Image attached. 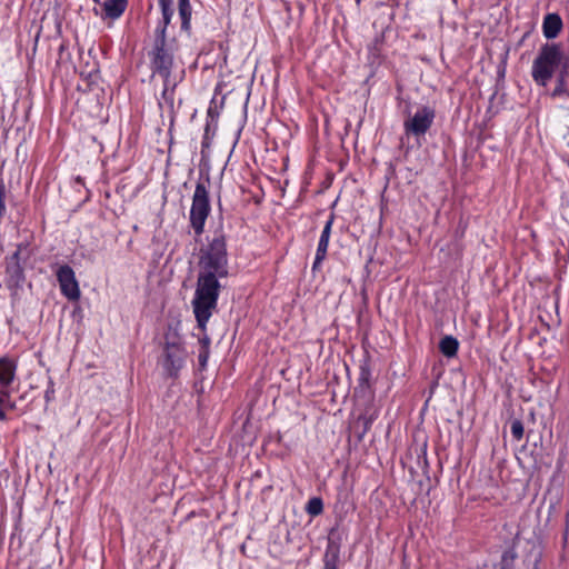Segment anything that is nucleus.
I'll use <instances>...</instances> for the list:
<instances>
[{"label":"nucleus","instance_id":"nucleus-41","mask_svg":"<svg viewBox=\"0 0 569 569\" xmlns=\"http://www.w3.org/2000/svg\"><path fill=\"white\" fill-rule=\"evenodd\" d=\"M93 2L99 3L100 1L99 0H93Z\"/></svg>","mask_w":569,"mask_h":569},{"label":"nucleus","instance_id":"nucleus-24","mask_svg":"<svg viewBox=\"0 0 569 569\" xmlns=\"http://www.w3.org/2000/svg\"><path fill=\"white\" fill-rule=\"evenodd\" d=\"M511 435L515 440L519 441L523 437V423L519 419L511 421Z\"/></svg>","mask_w":569,"mask_h":569},{"label":"nucleus","instance_id":"nucleus-20","mask_svg":"<svg viewBox=\"0 0 569 569\" xmlns=\"http://www.w3.org/2000/svg\"><path fill=\"white\" fill-rule=\"evenodd\" d=\"M306 512L311 517H317L323 512V501L320 497H312L308 500Z\"/></svg>","mask_w":569,"mask_h":569},{"label":"nucleus","instance_id":"nucleus-26","mask_svg":"<svg viewBox=\"0 0 569 569\" xmlns=\"http://www.w3.org/2000/svg\"><path fill=\"white\" fill-rule=\"evenodd\" d=\"M209 356H210V350H200L199 349L198 362H199L200 370L206 369Z\"/></svg>","mask_w":569,"mask_h":569},{"label":"nucleus","instance_id":"nucleus-30","mask_svg":"<svg viewBox=\"0 0 569 569\" xmlns=\"http://www.w3.org/2000/svg\"><path fill=\"white\" fill-rule=\"evenodd\" d=\"M129 167V163L127 160H124L122 163H120L119 166H116L114 169L118 170V171H122L124 169H127Z\"/></svg>","mask_w":569,"mask_h":569},{"label":"nucleus","instance_id":"nucleus-6","mask_svg":"<svg viewBox=\"0 0 569 569\" xmlns=\"http://www.w3.org/2000/svg\"><path fill=\"white\" fill-rule=\"evenodd\" d=\"M29 258L30 250L24 243L18 244L16 251L6 258V284L12 295H17L18 289L22 288L26 281L23 264Z\"/></svg>","mask_w":569,"mask_h":569},{"label":"nucleus","instance_id":"nucleus-22","mask_svg":"<svg viewBox=\"0 0 569 569\" xmlns=\"http://www.w3.org/2000/svg\"><path fill=\"white\" fill-rule=\"evenodd\" d=\"M371 379V370L369 362L366 360L360 365V372H359V387L365 388L369 387V382Z\"/></svg>","mask_w":569,"mask_h":569},{"label":"nucleus","instance_id":"nucleus-9","mask_svg":"<svg viewBox=\"0 0 569 569\" xmlns=\"http://www.w3.org/2000/svg\"><path fill=\"white\" fill-rule=\"evenodd\" d=\"M436 117V111L429 106L419 108L416 113L405 121L407 132L420 136L427 132Z\"/></svg>","mask_w":569,"mask_h":569},{"label":"nucleus","instance_id":"nucleus-5","mask_svg":"<svg viewBox=\"0 0 569 569\" xmlns=\"http://www.w3.org/2000/svg\"><path fill=\"white\" fill-rule=\"evenodd\" d=\"M209 183V177H207L204 181L200 179L196 184L194 193L192 197L189 221L197 236H201L203 233L206 220L211 211L207 186Z\"/></svg>","mask_w":569,"mask_h":569},{"label":"nucleus","instance_id":"nucleus-19","mask_svg":"<svg viewBox=\"0 0 569 569\" xmlns=\"http://www.w3.org/2000/svg\"><path fill=\"white\" fill-rule=\"evenodd\" d=\"M458 348L459 341L452 336H445L439 342V350L447 358L455 357Z\"/></svg>","mask_w":569,"mask_h":569},{"label":"nucleus","instance_id":"nucleus-32","mask_svg":"<svg viewBox=\"0 0 569 569\" xmlns=\"http://www.w3.org/2000/svg\"><path fill=\"white\" fill-rule=\"evenodd\" d=\"M7 419L8 418H7V415H6L4 410H3V408L0 407V420L6 421Z\"/></svg>","mask_w":569,"mask_h":569},{"label":"nucleus","instance_id":"nucleus-36","mask_svg":"<svg viewBox=\"0 0 569 569\" xmlns=\"http://www.w3.org/2000/svg\"><path fill=\"white\" fill-rule=\"evenodd\" d=\"M223 101H224V98H221L220 104L218 106L219 108H222Z\"/></svg>","mask_w":569,"mask_h":569},{"label":"nucleus","instance_id":"nucleus-23","mask_svg":"<svg viewBox=\"0 0 569 569\" xmlns=\"http://www.w3.org/2000/svg\"><path fill=\"white\" fill-rule=\"evenodd\" d=\"M0 407L10 410L17 409V403L10 400V393L7 388L0 389Z\"/></svg>","mask_w":569,"mask_h":569},{"label":"nucleus","instance_id":"nucleus-42","mask_svg":"<svg viewBox=\"0 0 569 569\" xmlns=\"http://www.w3.org/2000/svg\"><path fill=\"white\" fill-rule=\"evenodd\" d=\"M535 569H537V568H535Z\"/></svg>","mask_w":569,"mask_h":569},{"label":"nucleus","instance_id":"nucleus-7","mask_svg":"<svg viewBox=\"0 0 569 569\" xmlns=\"http://www.w3.org/2000/svg\"><path fill=\"white\" fill-rule=\"evenodd\" d=\"M158 1L162 12V20L159 22L158 27L154 30V37H159V32H162V36L167 37V28L170 24L171 18L173 16L172 0ZM178 9L181 19V30L186 31L187 33H190L191 4L189 0H178Z\"/></svg>","mask_w":569,"mask_h":569},{"label":"nucleus","instance_id":"nucleus-8","mask_svg":"<svg viewBox=\"0 0 569 569\" xmlns=\"http://www.w3.org/2000/svg\"><path fill=\"white\" fill-rule=\"evenodd\" d=\"M163 367L170 377H176L183 366L186 351L181 339L176 331H168L164 336Z\"/></svg>","mask_w":569,"mask_h":569},{"label":"nucleus","instance_id":"nucleus-11","mask_svg":"<svg viewBox=\"0 0 569 569\" xmlns=\"http://www.w3.org/2000/svg\"><path fill=\"white\" fill-rule=\"evenodd\" d=\"M333 220H335V214L331 213L328 221L325 224V228L321 232V236H320V239L318 242L316 258H315V261L312 264L313 271H316L320 267L321 262L325 260V258L327 256V250H328V246H329V239H330V234H331V227H332Z\"/></svg>","mask_w":569,"mask_h":569},{"label":"nucleus","instance_id":"nucleus-25","mask_svg":"<svg viewBox=\"0 0 569 569\" xmlns=\"http://www.w3.org/2000/svg\"><path fill=\"white\" fill-rule=\"evenodd\" d=\"M111 147V156L106 154L104 159L102 160L103 163L114 162L116 158L119 156L120 144H109Z\"/></svg>","mask_w":569,"mask_h":569},{"label":"nucleus","instance_id":"nucleus-27","mask_svg":"<svg viewBox=\"0 0 569 569\" xmlns=\"http://www.w3.org/2000/svg\"><path fill=\"white\" fill-rule=\"evenodd\" d=\"M202 331V336L199 337V345H200V350H210V338L208 337V335L206 333V330L203 331L202 329H200Z\"/></svg>","mask_w":569,"mask_h":569},{"label":"nucleus","instance_id":"nucleus-29","mask_svg":"<svg viewBox=\"0 0 569 569\" xmlns=\"http://www.w3.org/2000/svg\"><path fill=\"white\" fill-rule=\"evenodd\" d=\"M358 420L359 421H363V430L359 435V439L361 440L363 435L369 430V428H370V426L372 423L373 418L372 417L360 416Z\"/></svg>","mask_w":569,"mask_h":569},{"label":"nucleus","instance_id":"nucleus-40","mask_svg":"<svg viewBox=\"0 0 569 569\" xmlns=\"http://www.w3.org/2000/svg\"><path fill=\"white\" fill-rule=\"evenodd\" d=\"M236 148V144H232V149L230 151V154L232 153L233 149Z\"/></svg>","mask_w":569,"mask_h":569},{"label":"nucleus","instance_id":"nucleus-18","mask_svg":"<svg viewBox=\"0 0 569 569\" xmlns=\"http://www.w3.org/2000/svg\"><path fill=\"white\" fill-rule=\"evenodd\" d=\"M569 77V58H566L557 77V86L552 92V96H561L567 92V78Z\"/></svg>","mask_w":569,"mask_h":569},{"label":"nucleus","instance_id":"nucleus-3","mask_svg":"<svg viewBox=\"0 0 569 569\" xmlns=\"http://www.w3.org/2000/svg\"><path fill=\"white\" fill-rule=\"evenodd\" d=\"M228 251L227 238L222 229H217L208 244L199 252V269L203 272H211L220 277H228Z\"/></svg>","mask_w":569,"mask_h":569},{"label":"nucleus","instance_id":"nucleus-38","mask_svg":"<svg viewBox=\"0 0 569 569\" xmlns=\"http://www.w3.org/2000/svg\"><path fill=\"white\" fill-rule=\"evenodd\" d=\"M123 188H124V186H118L117 187V192H120V189H123Z\"/></svg>","mask_w":569,"mask_h":569},{"label":"nucleus","instance_id":"nucleus-14","mask_svg":"<svg viewBox=\"0 0 569 569\" xmlns=\"http://www.w3.org/2000/svg\"><path fill=\"white\" fill-rule=\"evenodd\" d=\"M17 365L9 357L0 358V387L8 388L16 377Z\"/></svg>","mask_w":569,"mask_h":569},{"label":"nucleus","instance_id":"nucleus-17","mask_svg":"<svg viewBox=\"0 0 569 569\" xmlns=\"http://www.w3.org/2000/svg\"><path fill=\"white\" fill-rule=\"evenodd\" d=\"M128 0H107L103 3L104 17L118 19L124 12Z\"/></svg>","mask_w":569,"mask_h":569},{"label":"nucleus","instance_id":"nucleus-15","mask_svg":"<svg viewBox=\"0 0 569 569\" xmlns=\"http://www.w3.org/2000/svg\"><path fill=\"white\" fill-rule=\"evenodd\" d=\"M219 107L213 99L207 111V123L204 128V140H210L214 137L218 129Z\"/></svg>","mask_w":569,"mask_h":569},{"label":"nucleus","instance_id":"nucleus-37","mask_svg":"<svg viewBox=\"0 0 569 569\" xmlns=\"http://www.w3.org/2000/svg\"><path fill=\"white\" fill-rule=\"evenodd\" d=\"M223 101H224V98H221L220 104L218 106L219 108H222Z\"/></svg>","mask_w":569,"mask_h":569},{"label":"nucleus","instance_id":"nucleus-35","mask_svg":"<svg viewBox=\"0 0 569 569\" xmlns=\"http://www.w3.org/2000/svg\"><path fill=\"white\" fill-rule=\"evenodd\" d=\"M223 101H224V98H221L220 104L218 106L219 108H222Z\"/></svg>","mask_w":569,"mask_h":569},{"label":"nucleus","instance_id":"nucleus-2","mask_svg":"<svg viewBox=\"0 0 569 569\" xmlns=\"http://www.w3.org/2000/svg\"><path fill=\"white\" fill-rule=\"evenodd\" d=\"M176 51V41H169L167 37L162 36V32H159V37H154L152 48L148 52L152 74H159L163 80L164 96L170 87L174 89L177 86L174 81H171Z\"/></svg>","mask_w":569,"mask_h":569},{"label":"nucleus","instance_id":"nucleus-33","mask_svg":"<svg viewBox=\"0 0 569 569\" xmlns=\"http://www.w3.org/2000/svg\"><path fill=\"white\" fill-rule=\"evenodd\" d=\"M100 151H101L102 153H104V152H107L108 150H107V148H106L103 144H101V149H100Z\"/></svg>","mask_w":569,"mask_h":569},{"label":"nucleus","instance_id":"nucleus-31","mask_svg":"<svg viewBox=\"0 0 569 569\" xmlns=\"http://www.w3.org/2000/svg\"><path fill=\"white\" fill-rule=\"evenodd\" d=\"M169 89H171V92L173 91L172 87H170ZM170 91V90H168ZM162 98L166 99L167 101H169L170 106H172V98L169 97V92L166 93V96L162 93Z\"/></svg>","mask_w":569,"mask_h":569},{"label":"nucleus","instance_id":"nucleus-21","mask_svg":"<svg viewBox=\"0 0 569 569\" xmlns=\"http://www.w3.org/2000/svg\"><path fill=\"white\" fill-rule=\"evenodd\" d=\"M517 553L513 548L503 551L499 563V569H512Z\"/></svg>","mask_w":569,"mask_h":569},{"label":"nucleus","instance_id":"nucleus-4","mask_svg":"<svg viewBox=\"0 0 569 569\" xmlns=\"http://www.w3.org/2000/svg\"><path fill=\"white\" fill-rule=\"evenodd\" d=\"M568 58L558 43H545L532 63V78L540 86H547L555 69Z\"/></svg>","mask_w":569,"mask_h":569},{"label":"nucleus","instance_id":"nucleus-13","mask_svg":"<svg viewBox=\"0 0 569 569\" xmlns=\"http://www.w3.org/2000/svg\"><path fill=\"white\" fill-rule=\"evenodd\" d=\"M341 545L339 539L328 537L327 548L322 558L323 569H338L340 562Z\"/></svg>","mask_w":569,"mask_h":569},{"label":"nucleus","instance_id":"nucleus-12","mask_svg":"<svg viewBox=\"0 0 569 569\" xmlns=\"http://www.w3.org/2000/svg\"><path fill=\"white\" fill-rule=\"evenodd\" d=\"M242 123H243V118L241 114H237L236 117L223 121V123L220 127V131H221L220 138L224 139V140H232L233 142H238V140L240 138L241 130H242Z\"/></svg>","mask_w":569,"mask_h":569},{"label":"nucleus","instance_id":"nucleus-39","mask_svg":"<svg viewBox=\"0 0 569 569\" xmlns=\"http://www.w3.org/2000/svg\"><path fill=\"white\" fill-rule=\"evenodd\" d=\"M332 532H335V529H331V532H330V535H329V537H331V538H333V537H332Z\"/></svg>","mask_w":569,"mask_h":569},{"label":"nucleus","instance_id":"nucleus-16","mask_svg":"<svg viewBox=\"0 0 569 569\" xmlns=\"http://www.w3.org/2000/svg\"><path fill=\"white\" fill-rule=\"evenodd\" d=\"M562 20L558 13H548L542 23L543 36L547 39H555L562 29Z\"/></svg>","mask_w":569,"mask_h":569},{"label":"nucleus","instance_id":"nucleus-34","mask_svg":"<svg viewBox=\"0 0 569 569\" xmlns=\"http://www.w3.org/2000/svg\"><path fill=\"white\" fill-rule=\"evenodd\" d=\"M123 149H124L126 153H129V149H130V148H129V146H128V144H124V148H123Z\"/></svg>","mask_w":569,"mask_h":569},{"label":"nucleus","instance_id":"nucleus-1","mask_svg":"<svg viewBox=\"0 0 569 569\" xmlns=\"http://www.w3.org/2000/svg\"><path fill=\"white\" fill-rule=\"evenodd\" d=\"M221 277L211 272L199 271L194 297L192 299L193 313L199 329H207V323L217 309L221 289Z\"/></svg>","mask_w":569,"mask_h":569},{"label":"nucleus","instance_id":"nucleus-10","mask_svg":"<svg viewBox=\"0 0 569 569\" xmlns=\"http://www.w3.org/2000/svg\"><path fill=\"white\" fill-rule=\"evenodd\" d=\"M56 274L62 295L69 300H78L80 298V289L73 269L68 264H63L58 268Z\"/></svg>","mask_w":569,"mask_h":569},{"label":"nucleus","instance_id":"nucleus-28","mask_svg":"<svg viewBox=\"0 0 569 569\" xmlns=\"http://www.w3.org/2000/svg\"><path fill=\"white\" fill-rule=\"evenodd\" d=\"M54 392H56L54 391V383L50 379L49 382H48V387L46 389V392H44V399H46L47 403L54 399Z\"/></svg>","mask_w":569,"mask_h":569}]
</instances>
